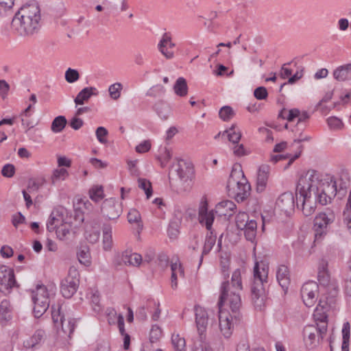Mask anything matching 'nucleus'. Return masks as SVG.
<instances>
[{
  "label": "nucleus",
  "mask_w": 351,
  "mask_h": 351,
  "mask_svg": "<svg viewBox=\"0 0 351 351\" xmlns=\"http://www.w3.org/2000/svg\"><path fill=\"white\" fill-rule=\"evenodd\" d=\"M337 183L332 177L319 179V173L313 169L302 174L296 186L297 206L301 203V210L306 217L312 215L317 203L326 205L336 196Z\"/></svg>",
  "instance_id": "obj_1"
},
{
  "label": "nucleus",
  "mask_w": 351,
  "mask_h": 351,
  "mask_svg": "<svg viewBox=\"0 0 351 351\" xmlns=\"http://www.w3.org/2000/svg\"><path fill=\"white\" fill-rule=\"evenodd\" d=\"M241 271L237 269L232 273L231 282L228 280L223 282L220 288L219 308L228 307L232 311V316L236 324L240 323L243 319L241 313L242 302L241 291H242Z\"/></svg>",
  "instance_id": "obj_2"
},
{
  "label": "nucleus",
  "mask_w": 351,
  "mask_h": 351,
  "mask_svg": "<svg viewBox=\"0 0 351 351\" xmlns=\"http://www.w3.org/2000/svg\"><path fill=\"white\" fill-rule=\"evenodd\" d=\"M40 10L36 2L23 5L15 14L12 25L21 36H30L40 27Z\"/></svg>",
  "instance_id": "obj_3"
},
{
  "label": "nucleus",
  "mask_w": 351,
  "mask_h": 351,
  "mask_svg": "<svg viewBox=\"0 0 351 351\" xmlns=\"http://www.w3.org/2000/svg\"><path fill=\"white\" fill-rule=\"evenodd\" d=\"M269 265L266 261L256 262L251 287L252 300L256 308H261L266 299L265 285L267 283Z\"/></svg>",
  "instance_id": "obj_4"
},
{
  "label": "nucleus",
  "mask_w": 351,
  "mask_h": 351,
  "mask_svg": "<svg viewBox=\"0 0 351 351\" xmlns=\"http://www.w3.org/2000/svg\"><path fill=\"white\" fill-rule=\"evenodd\" d=\"M229 195L237 202H243L250 194L251 186L244 176L243 172L233 169L227 184Z\"/></svg>",
  "instance_id": "obj_5"
},
{
  "label": "nucleus",
  "mask_w": 351,
  "mask_h": 351,
  "mask_svg": "<svg viewBox=\"0 0 351 351\" xmlns=\"http://www.w3.org/2000/svg\"><path fill=\"white\" fill-rule=\"evenodd\" d=\"M327 331V325L324 324L319 325H306L302 332L303 341L306 347L308 349H313L318 346L319 340L323 339L324 335Z\"/></svg>",
  "instance_id": "obj_6"
},
{
  "label": "nucleus",
  "mask_w": 351,
  "mask_h": 351,
  "mask_svg": "<svg viewBox=\"0 0 351 351\" xmlns=\"http://www.w3.org/2000/svg\"><path fill=\"white\" fill-rule=\"evenodd\" d=\"M79 273L75 267H71L68 276L62 280L60 285V291L65 298H71L77 291L79 287Z\"/></svg>",
  "instance_id": "obj_7"
},
{
  "label": "nucleus",
  "mask_w": 351,
  "mask_h": 351,
  "mask_svg": "<svg viewBox=\"0 0 351 351\" xmlns=\"http://www.w3.org/2000/svg\"><path fill=\"white\" fill-rule=\"evenodd\" d=\"M236 224L239 229L244 230L247 240L253 241L256 234L257 223L255 220L249 219L247 213L240 212L236 216Z\"/></svg>",
  "instance_id": "obj_8"
},
{
  "label": "nucleus",
  "mask_w": 351,
  "mask_h": 351,
  "mask_svg": "<svg viewBox=\"0 0 351 351\" xmlns=\"http://www.w3.org/2000/svg\"><path fill=\"white\" fill-rule=\"evenodd\" d=\"M219 309V322L220 330L224 337L229 338L232 333L234 327L241 324L243 321H241L240 323L236 324L234 318L231 315V311L229 310V312L226 313L223 312L222 308ZM242 320H243V318Z\"/></svg>",
  "instance_id": "obj_9"
},
{
  "label": "nucleus",
  "mask_w": 351,
  "mask_h": 351,
  "mask_svg": "<svg viewBox=\"0 0 351 351\" xmlns=\"http://www.w3.org/2000/svg\"><path fill=\"white\" fill-rule=\"evenodd\" d=\"M16 286L14 270L5 265L0 266V291L9 293L10 290Z\"/></svg>",
  "instance_id": "obj_10"
},
{
  "label": "nucleus",
  "mask_w": 351,
  "mask_h": 351,
  "mask_svg": "<svg viewBox=\"0 0 351 351\" xmlns=\"http://www.w3.org/2000/svg\"><path fill=\"white\" fill-rule=\"evenodd\" d=\"M104 217L109 220H116L122 213L121 204L114 198L105 199L101 207Z\"/></svg>",
  "instance_id": "obj_11"
},
{
  "label": "nucleus",
  "mask_w": 351,
  "mask_h": 351,
  "mask_svg": "<svg viewBox=\"0 0 351 351\" xmlns=\"http://www.w3.org/2000/svg\"><path fill=\"white\" fill-rule=\"evenodd\" d=\"M214 220V210H208L207 200L206 198H203L200 202L198 209V221L199 223L204 226L208 231H213L212 225Z\"/></svg>",
  "instance_id": "obj_12"
},
{
  "label": "nucleus",
  "mask_w": 351,
  "mask_h": 351,
  "mask_svg": "<svg viewBox=\"0 0 351 351\" xmlns=\"http://www.w3.org/2000/svg\"><path fill=\"white\" fill-rule=\"evenodd\" d=\"M318 291V285L315 282L304 283L301 288V296L306 306H312L316 301L315 296Z\"/></svg>",
  "instance_id": "obj_13"
},
{
  "label": "nucleus",
  "mask_w": 351,
  "mask_h": 351,
  "mask_svg": "<svg viewBox=\"0 0 351 351\" xmlns=\"http://www.w3.org/2000/svg\"><path fill=\"white\" fill-rule=\"evenodd\" d=\"M143 261L141 254L138 253H131L125 251L121 255L117 256L114 260V264L117 265H129L138 267Z\"/></svg>",
  "instance_id": "obj_14"
},
{
  "label": "nucleus",
  "mask_w": 351,
  "mask_h": 351,
  "mask_svg": "<svg viewBox=\"0 0 351 351\" xmlns=\"http://www.w3.org/2000/svg\"><path fill=\"white\" fill-rule=\"evenodd\" d=\"M335 219V215L332 212L329 211L326 213H319L314 219V226L315 228L317 237L319 234L322 236L324 233V230L326 228L327 226L332 223Z\"/></svg>",
  "instance_id": "obj_15"
},
{
  "label": "nucleus",
  "mask_w": 351,
  "mask_h": 351,
  "mask_svg": "<svg viewBox=\"0 0 351 351\" xmlns=\"http://www.w3.org/2000/svg\"><path fill=\"white\" fill-rule=\"evenodd\" d=\"M195 311L197 331L201 339H202L204 337V333L208 326V314L204 308L198 306H195Z\"/></svg>",
  "instance_id": "obj_16"
},
{
  "label": "nucleus",
  "mask_w": 351,
  "mask_h": 351,
  "mask_svg": "<svg viewBox=\"0 0 351 351\" xmlns=\"http://www.w3.org/2000/svg\"><path fill=\"white\" fill-rule=\"evenodd\" d=\"M277 206L285 212L293 210L295 206V198L291 192H285L280 195L276 202Z\"/></svg>",
  "instance_id": "obj_17"
},
{
  "label": "nucleus",
  "mask_w": 351,
  "mask_h": 351,
  "mask_svg": "<svg viewBox=\"0 0 351 351\" xmlns=\"http://www.w3.org/2000/svg\"><path fill=\"white\" fill-rule=\"evenodd\" d=\"M270 172V167L268 165H261L258 171L256 179V191L261 193L265 191Z\"/></svg>",
  "instance_id": "obj_18"
},
{
  "label": "nucleus",
  "mask_w": 351,
  "mask_h": 351,
  "mask_svg": "<svg viewBox=\"0 0 351 351\" xmlns=\"http://www.w3.org/2000/svg\"><path fill=\"white\" fill-rule=\"evenodd\" d=\"M276 278L282 289L287 291L290 285V276L288 267L285 265L278 267L276 271Z\"/></svg>",
  "instance_id": "obj_19"
},
{
  "label": "nucleus",
  "mask_w": 351,
  "mask_h": 351,
  "mask_svg": "<svg viewBox=\"0 0 351 351\" xmlns=\"http://www.w3.org/2000/svg\"><path fill=\"white\" fill-rule=\"evenodd\" d=\"M236 208L235 204L230 200L222 201L215 207V213L220 216L231 217Z\"/></svg>",
  "instance_id": "obj_20"
},
{
  "label": "nucleus",
  "mask_w": 351,
  "mask_h": 351,
  "mask_svg": "<svg viewBox=\"0 0 351 351\" xmlns=\"http://www.w3.org/2000/svg\"><path fill=\"white\" fill-rule=\"evenodd\" d=\"M182 223L181 213L176 214L171 219L168 227V235L170 239H175L180 233V228Z\"/></svg>",
  "instance_id": "obj_21"
},
{
  "label": "nucleus",
  "mask_w": 351,
  "mask_h": 351,
  "mask_svg": "<svg viewBox=\"0 0 351 351\" xmlns=\"http://www.w3.org/2000/svg\"><path fill=\"white\" fill-rule=\"evenodd\" d=\"M333 77L339 82L351 80V63L338 66L333 71Z\"/></svg>",
  "instance_id": "obj_22"
},
{
  "label": "nucleus",
  "mask_w": 351,
  "mask_h": 351,
  "mask_svg": "<svg viewBox=\"0 0 351 351\" xmlns=\"http://www.w3.org/2000/svg\"><path fill=\"white\" fill-rule=\"evenodd\" d=\"M98 91L95 87L89 86L83 88L76 96L74 102L76 105H83L91 96L97 95Z\"/></svg>",
  "instance_id": "obj_23"
},
{
  "label": "nucleus",
  "mask_w": 351,
  "mask_h": 351,
  "mask_svg": "<svg viewBox=\"0 0 351 351\" xmlns=\"http://www.w3.org/2000/svg\"><path fill=\"white\" fill-rule=\"evenodd\" d=\"M45 337L46 334L43 330H37L31 337L24 341L23 345L26 348H33L43 342Z\"/></svg>",
  "instance_id": "obj_24"
},
{
  "label": "nucleus",
  "mask_w": 351,
  "mask_h": 351,
  "mask_svg": "<svg viewBox=\"0 0 351 351\" xmlns=\"http://www.w3.org/2000/svg\"><path fill=\"white\" fill-rule=\"evenodd\" d=\"M103 232V249L109 251L112 247V226L109 223H104L102 226Z\"/></svg>",
  "instance_id": "obj_25"
},
{
  "label": "nucleus",
  "mask_w": 351,
  "mask_h": 351,
  "mask_svg": "<svg viewBox=\"0 0 351 351\" xmlns=\"http://www.w3.org/2000/svg\"><path fill=\"white\" fill-rule=\"evenodd\" d=\"M326 305V302H323L322 300H319L313 314L315 321L316 322V324L318 323L319 325L324 324L327 325L328 316L324 311Z\"/></svg>",
  "instance_id": "obj_26"
},
{
  "label": "nucleus",
  "mask_w": 351,
  "mask_h": 351,
  "mask_svg": "<svg viewBox=\"0 0 351 351\" xmlns=\"http://www.w3.org/2000/svg\"><path fill=\"white\" fill-rule=\"evenodd\" d=\"M171 287L173 289H177L178 287V277H184V271L182 268L181 264L180 263H172L171 265Z\"/></svg>",
  "instance_id": "obj_27"
},
{
  "label": "nucleus",
  "mask_w": 351,
  "mask_h": 351,
  "mask_svg": "<svg viewBox=\"0 0 351 351\" xmlns=\"http://www.w3.org/2000/svg\"><path fill=\"white\" fill-rule=\"evenodd\" d=\"M215 241L216 236L213 235V231H209V233H208L206 237L205 243L203 247L202 255L199 258L198 267H199L202 263L204 256L208 254L210 252L213 245L215 243Z\"/></svg>",
  "instance_id": "obj_28"
},
{
  "label": "nucleus",
  "mask_w": 351,
  "mask_h": 351,
  "mask_svg": "<svg viewBox=\"0 0 351 351\" xmlns=\"http://www.w3.org/2000/svg\"><path fill=\"white\" fill-rule=\"evenodd\" d=\"M225 134L227 135L228 140L233 144L238 143L241 138V132L239 128L234 124L222 133V136Z\"/></svg>",
  "instance_id": "obj_29"
},
{
  "label": "nucleus",
  "mask_w": 351,
  "mask_h": 351,
  "mask_svg": "<svg viewBox=\"0 0 351 351\" xmlns=\"http://www.w3.org/2000/svg\"><path fill=\"white\" fill-rule=\"evenodd\" d=\"M154 110L157 113V114L163 120H166L168 119L171 110L169 105L160 100L157 101L154 106Z\"/></svg>",
  "instance_id": "obj_30"
},
{
  "label": "nucleus",
  "mask_w": 351,
  "mask_h": 351,
  "mask_svg": "<svg viewBox=\"0 0 351 351\" xmlns=\"http://www.w3.org/2000/svg\"><path fill=\"white\" fill-rule=\"evenodd\" d=\"M173 88L176 95L185 97L187 95L189 90L186 80L182 77H178L173 85Z\"/></svg>",
  "instance_id": "obj_31"
},
{
  "label": "nucleus",
  "mask_w": 351,
  "mask_h": 351,
  "mask_svg": "<svg viewBox=\"0 0 351 351\" xmlns=\"http://www.w3.org/2000/svg\"><path fill=\"white\" fill-rule=\"evenodd\" d=\"M34 308L33 312L34 316L37 318L41 317L48 309L49 306V301H39L36 297L35 300H33Z\"/></svg>",
  "instance_id": "obj_32"
},
{
  "label": "nucleus",
  "mask_w": 351,
  "mask_h": 351,
  "mask_svg": "<svg viewBox=\"0 0 351 351\" xmlns=\"http://www.w3.org/2000/svg\"><path fill=\"white\" fill-rule=\"evenodd\" d=\"M176 166L177 169L176 171H177L179 178L182 180H187L189 177V174L191 173V169L189 167V165L183 160H180L178 161Z\"/></svg>",
  "instance_id": "obj_33"
},
{
  "label": "nucleus",
  "mask_w": 351,
  "mask_h": 351,
  "mask_svg": "<svg viewBox=\"0 0 351 351\" xmlns=\"http://www.w3.org/2000/svg\"><path fill=\"white\" fill-rule=\"evenodd\" d=\"M32 300H35L36 297L39 301H49L47 289L43 285H38L36 290L32 291Z\"/></svg>",
  "instance_id": "obj_34"
},
{
  "label": "nucleus",
  "mask_w": 351,
  "mask_h": 351,
  "mask_svg": "<svg viewBox=\"0 0 351 351\" xmlns=\"http://www.w3.org/2000/svg\"><path fill=\"white\" fill-rule=\"evenodd\" d=\"M67 123L66 119L64 116H58L52 121L51 130L54 133L61 132Z\"/></svg>",
  "instance_id": "obj_35"
},
{
  "label": "nucleus",
  "mask_w": 351,
  "mask_h": 351,
  "mask_svg": "<svg viewBox=\"0 0 351 351\" xmlns=\"http://www.w3.org/2000/svg\"><path fill=\"white\" fill-rule=\"evenodd\" d=\"M327 176H326V178H327ZM329 176L332 177L333 178V180L337 184V182L335 180V178L332 176ZM350 177L349 173L347 171H342L339 176V190L337 189V192L340 193L341 191H345L348 187V186L350 184Z\"/></svg>",
  "instance_id": "obj_36"
},
{
  "label": "nucleus",
  "mask_w": 351,
  "mask_h": 351,
  "mask_svg": "<svg viewBox=\"0 0 351 351\" xmlns=\"http://www.w3.org/2000/svg\"><path fill=\"white\" fill-rule=\"evenodd\" d=\"M71 225L68 223L60 224L56 230L57 237L61 239H66L71 232Z\"/></svg>",
  "instance_id": "obj_37"
},
{
  "label": "nucleus",
  "mask_w": 351,
  "mask_h": 351,
  "mask_svg": "<svg viewBox=\"0 0 351 351\" xmlns=\"http://www.w3.org/2000/svg\"><path fill=\"white\" fill-rule=\"evenodd\" d=\"M61 326L63 332L67 335L69 337L74 331L76 320L75 319L69 318L64 320H61Z\"/></svg>",
  "instance_id": "obj_38"
},
{
  "label": "nucleus",
  "mask_w": 351,
  "mask_h": 351,
  "mask_svg": "<svg viewBox=\"0 0 351 351\" xmlns=\"http://www.w3.org/2000/svg\"><path fill=\"white\" fill-rule=\"evenodd\" d=\"M350 330V326L349 322L344 323L342 328L343 343L341 351H349Z\"/></svg>",
  "instance_id": "obj_39"
},
{
  "label": "nucleus",
  "mask_w": 351,
  "mask_h": 351,
  "mask_svg": "<svg viewBox=\"0 0 351 351\" xmlns=\"http://www.w3.org/2000/svg\"><path fill=\"white\" fill-rule=\"evenodd\" d=\"M171 343L175 351H186L185 339L180 337L178 334H173Z\"/></svg>",
  "instance_id": "obj_40"
},
{
  "label": "nucleus",
  "mask_w": 351,
  "mask_h": 351,
  "mask_svg": "<svg viewBox=\"0 0 351 351\" xmlns=\"http://www.w3.org/2000/svg\"><path fill=\"white\" fill-rule=\"evenodd\" d=\"M55 213V212H52L49 219L47 223V228L49 232H52L53 230H56L57 227L60 226V223L62 222V218Z\"/></svg>",
  "instance_id": "obj_41"
},
{
  "label": "nucleus",
  "mask_w": 351,
  "mask_h": 351,
  "mask_svg": "<svg viewBox=\"0 0 351 351\" xmlns=\"http://www.w3.org/2000/svg\"><path fill=\"white\" fill-rule=\"evenodd\" d=\"M89 196L90 198L95 202L101 200L104 197L103 187L97 185L93 186L89 190Z\"/></svg>",
  "instance_id": "obj_42"
},
{
  "label": "nucleus",
  "mask_w": 351,
  "mask_h": 351,
  "mask_svg": "<svg viewBox=\"0 0 351 351\" xmlns=\"http://www.w3.org/2000/svg\"><path fill=\"white\" fill-rule=\"evenodd\" d=\"M123 85L120 82L111 84L108 88L109 95L111 99L117 100L121 96Z\"/></svg>",
  "instance_id": "obj_43"
},
{
  "label": "nucleus",
  "mask_w": 351,
  "mask_h": 351,
  "mask_svg": "<svg viewBox=\"0 0 351 351\" xmlns=\"http://www.w3.org/2000/svg\"><path fill=\"white\" fill-rule=\"evenodd\" d=\"M12 306L8 300H3L0 304V313L5 319L11 318Z\"/></svg>",
  "instance_id": "obj_44"
},
{
  "label": "nucleus",
  "mask_w": 351,
  "mask_h": 351,
  "mask_svg": "<svg viewBox=\"0 0 351 351\" xmlns=\"http://www.w3.org/2000/svg\"><path fill=\"white\" fill-rule=\"evenodd\" d=\"M328 127L332 130H340L343 128V123L337 117H330L326 120Z\"/></svg>",
  "instance_id": "obj_45"
},
{
  "label": "nucleus",
  "mask_w": 351,
  "mask_h": 351,
  "mask_svg": "<svg viewBox=\"0 0 351 351\" xmlns=\"http://www.w3.org/2000/svg\"><path fill=\"white\" fill-rule=\"evenodd\" d=\"M138 187L145 191L147 198L149 199L152 195L151 182L145 178H138Z\"/></svg>",
  "instance_id": "obj_46"
},
{
  "label": "nucleus",
  "mask_w": 351,
  "mask_h": 351,
  "mask_svg": "<svg viewBox=\"0 0 351 351\" xmlns=\"http://www.w3.org/2000/svg\"><path fill=\"white\" fill-rule=\"evenodd\" d=\"M161 152L162 153L160 154L159 156H158V160L160 162V165L162 167H165L167 162L170 160L172 157V153L170 149L167 147H163L161 149Z\"/></svg>",
  "instance_id": "obj_47"
},
{
  "label": "nucleus",
  "mask_w": 351,
  "mask_h": 351,
  "mask_svg": "<svg viewBox=\"0 0 351 351\" xmlns=\"http://www.w3.org/2000/svg\"><path fill=\"white\" fill-rule=\"evenodd\" d=\"M219 117L223 121L230 120L234 115V110L230 106H226L222 107L219 112Z\"/></svg>",
  "instance_id": "obj_48"
},
{
  "label": "nucleus",
  "mask_w": 351,
  "mask_h": 351,
  "mask_svg": "<svg viewBox=\"0 0 351 351\" xmlns=\"http://www.w3.org/2000/svg\"><path fill=\"white\" fill-rule=\"evenodd\" d=\"M77 258L80 263L85 266H89L90 264V254L87 249L81 250L77 253Z\"/></svg>",
  "instance_id": "obj_49"
},
{
  "label": "nucleus",
  "mask_w": 351,
  "mask_h": 351,
  "mask_svg": "<svg viewBox=\"0 0 351 351\" xmlns=\"http://www.w3.org/2000/svg\"><path fill=\"white\" fill-rule=\"evenodd\" d=\"M80 78L79 72L73 69L69 68L65 72V80L69 83H73Z\"/></svg>",
  "instance_id": "obj_50"
},
{
  "label": "nucleus",
  "mask_w": 351,
  "mask_h": 351,
  "mask_svg": "<svg viewBox=\"0 0 351 351\" xmlns=\"http://www.w3.org/2000/svg\"><path fill=\"white\" fill-rule=\"evenodd\" d=\"M68 171L65 169H55L51 177L52 182L55 183L58 180H64L68 176Z\"/></svg>",
  "instance_id": "obj_51"
},
{
  "label": "nucleus",
  "mask_w": 351,
  "mask_h": 351,
  "mask_svg": "<svg viewBox=\"0 0 351 351\" xmlns=\"http://www.w3.org/2000/svg\"><path fill=\"white\" fill-rule=\"evenodd\" d=\"M162 336V330L157 325H154L151 329L149 339L152 343L156 342Z\"/></svg>",
  "instance_id": "obj_52"
},
{
  "label": "nucleus",
  "mask_w": 351,
  "mask_h": 351,
  "mask_svg": "<svg viewBox=\"0 0 351 351\" xmlns=\"http://www.w3.org/2000/svg\"><path fill=\"white\" fill-rule=\"evenodd\" d=\"M95 134L99 143L104 144L107 142L106 137L108 134V132L104 127H98L96 130Z\"/></svg>",
  "instance_id": "obj_53"
},
{
  "label": "nucleus",
  "mask_w": 351,
  "mask_h": 351,
  "mask_svg": "<svg viewBox=\"0 0 351 351\" xmlns=\"http://www.w3.org/2000/svg\"><path fill=\"white\" fill-rule=\"evenodd\" d=\"M15 173V167L12 164L5 165L1 169V174L5 178H12Z\"/></svg>",
  "instance_id": "obj_54"
},
{
  "label": "nucleus",
  "mask_w": 351,
  "mask_h": 351,
  "mask_svg": "<svg viewBox=\"0 0 351 351\" xmlns=\"http://www.w3.org/2000/svg\"><path fill=\"white\" fill-rule=\"evenodd\" d=\"M317 278L321 285H328L330 278L328 274L324 267L322 269L319 270Z\"/></svg>",
  "instance_id": "obj_55"
},
{
  "label": "nucleus",
  "mask_w": 351,
  "mask_h": 351,
  "mask_svg": "<svg viewBox=\"0 0 351 351\" xmlns=\"http://www.w3.org/2000/svg\"><path fill=\"white\" fill-rule=\"evenodd\" d=\"M254 95L257 99L261 100L266 99L268 93L266 88L259 86L254 90Z\"/></svg>",
  "instance_id": "obj_56"
},
{
  "label": "nucleus",
  "mask_w": 351,
  "mask_h": 351,
  "mask_svg": "<svg viewBox=\"0 0 351 351\" xmlns=\"http://www.w3.org/2000/svg\"><path fill=\"white\" fill-rule=\"evenodd\" d=\"M90 300H91V303L93 304V311L95 312H99L101 311V308L99 304V294L97 291L92 293Z\"/></svg>",
  "instance_id": "obj_57"
},
{
  "label": "nucleus",
  "mask_w": 351,
  "mask_h": 351,
  "mask_svg": "<svg viewBox=\"0 0 351 351\" xmlns=\"http://www.w3.org/2000/svg\"><path fill=\"white\" fill-rule=\"evenodd\" d=\"M160 45H165V47L172 49L175 47V44L171 42V36L167 33H165L160 41Z\"/></svg>",
  "instance_id": "obj_58"
},
{
  "label": "nucleus",
  "mask_w": 351,
  "mask_h": 351,
  "mask_svg": "<svg viewBox=\"0 0 351 351\" xmlns=\"http://www.w3.org/2000/svg\"><path fill=\"white\" fill-rule=\"evenodd\" d=\"M52 319L54 323L57 324L60 322L61 324V320H64L65 318L64 315H61L60 308L58 307L57 310L54 309L53 306H52V312H51Z\"/></svg>",
  "instance_id": "obj_59"
},
{
  "label": "nucleus",
  "mask_w": 351,
  "mask_h": 351,
  "mask_svg": "<svg viewBox=\"0 0 351 351\" xmlns=\"http://www.w3.org/2000/svg\"><path fill=\"white\" fill-rule=\"evenodd\" d=\"M128 219L130 223H136L141 219V215L138 210L132 209L128 213Z\"/></svg>",
  "instance_id": "obj_60"
},
{
  "label": "nucleus",
  "mask_w": 351,
  "mask_h": 351,
  "mask_svg": "<svg viewBox=\"0 0 351 351\" xmlns=\"http://www.w3.org/2000/svg\"><path fill=\"white\" fill-rule=\"evenodd\" d=\"M151 148V143L149 141H144L136 147V152L138 153H145Z\"/></svg>",
  "instance_id": "obj_61"
},
{
  "label": "nucleus",
  "mask_w": 351,
  "mask_h": 351,
  "mask_svg": "<svg viewBox=\"0 0 351 351\" xmlns=\"http://www.w3.org/2000/svg\"><path fill=\"white\" fill-rule=\"evenodd\" d=\"M158 49L161 53L167 59H171L173 57L174 53L171 49L165 47V45H160L158 43Z\"/></svg>",
  "instance_id": "obj_62"
},
{
  "label": "nucleus",
  "mask_w": 351,
  "mask_h": 351,
  "mask_svg": "<svg viewBox=\"0 0 351 351\" xmlns=\"http://www.w3.org/2000/svg\"><path fill=\"white\" fill-rule=\"evenodd\" d=\"M41 184L34 179H29L27 182V190L29 193H34L38 191Z\"/></svg>",
  "instance_id": "obj_63"
},
{
  "label": "nucleus",
  "mask_w": 351,
  "mask_h": 351,
  "mask_svg": "<svg viewBox=\"0 0 351 351\" xmlns=\"http://www.w3.org/2000/svg\"><path fill=\"white\" fill-rule=\"evenodd\" d=\"M234 145H235L233 147V153L235 156L241 157L248 154L247 152L245 149L243 145H238L237 143Z\"/></svg>",
  "instance_id": "obj_64"
}]
</instances>
